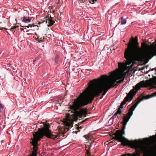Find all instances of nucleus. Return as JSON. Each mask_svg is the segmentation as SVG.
I'll return each mask as SVG.
<instances>
[{
  "label": "nucleus",
  "instance_id": "412c9836",
  "mask_svg": "<svg viewBox=\"0 0 156 156\" xmlns=\"http://www.w3.org/2000/svg\"><path fill=\"white\" fill-rule=\"evenodd\" d=\"M132 39H133V41H134V39H133V37L132 38Z\"/></svg>",
  "mask_w": 156,
  "mask_h": 156
},
{
  "label": "nucleus",
  "instance_id": "20e7f679",
  "mask_svg": "<svg viewBox=\"0 0 156 156\" xmlns=\"http://www.w3.org/2000/svg\"><path fill=\"white\" fill-rule=\"evenodd\" d=\"M123 126L121 130H116L115 133L114 134L115 136L114 139L119 142H121L122 145L124 146L128 145L132 148L136 147L138 145V143L137 141L129 140L123 136L125 134L124 130L126 128V124L123 123Z\"/></svg>",
  "mask_w": 156,
  "mask_h": 156
},
{
  "label": "nucleus",
  "instance_id": "9d476101",
  "mask_svg": "<svg viewBox=\"0 0 156 156\" xmlns=\"http://www.w3.org/2000/svg\"><path fill=\"white\" fill-rule=\"evenodd\" d=\"M59 57L58 56H57L55 57V62L56 63H57L58 62V60H59Z\"/></svg>",
  "mask_w": 156,
  "mask_h": 156
},
{
  "label": "nucleus",
  "instance_id": "dca6fc26",
  "mask_svg": "<svg viewBox=\"0 0 156 156\" xmlns=\"http://www.w3.org/2000/svg\"><path fill=\"white\" fill-rule=\"evenodd\" d=\"M97 0H93V1H92V2H93V3H94V1H96Z\"/></svg>",
  "mask_w": 156,
  "mask_h": 156
},
{
  "label": "nucleus",
  "instance_id": "aec40b11",
  "mask_svg": "<svg viewBox=\"0 0 156 156\" xmlns=\"http://www.w3.org/2000/svg\"><path fill=\"white\" fill-rule=\"evenodd\" d=\"M154 70H155V71H156V68H154Z\"/></svg>",
  "mask_w": 156,
  "mask_h": 156
},
{
  "label": "nucleus",
  "instance_id": "f257e3e1",
  "mask_svg": "<svg viewBox=\"0 0 156 156\" xmlns=\"http://www.w3.org/2000/svg\"><path fill=\"white\" fill-rule=\"evenodd\" d=\"M136 40L130 41L124 53V57L126 59L125 63L118 62L119 70L116 69L109 72L110 76L102 75L100 78L94 79L90 81L89 85L77 99H93L95 96L98 95L102 91V96L104 95L111 88L113 87L117 84L123 83L128 70L133 66L135 61H141L145 58L150 56L152 51L149 48L145 52L138 45L137 37H135Z\"/></svg>",
  "mask_w": 156,
  "mask_h": 156
},
{
  "label": "nucleus",
  "instance_id": "f3484780",
  "mask_svg": "<svg viewBox=\"0 0 156 156\" xmlns=\"http://www.w3.org/2000/svg\"><path fill=\"white\" fill-rule=\"evenodd\" d=\"M29 26L31 27V26H30V25H29V26H27L26 27H29Z\"/></svg>",
  "mask_w": 156,
  "mask_h": 156
},
{
  "label": "nucleus",
  "instance_id": "a211bd4d",
  "mask_svg": "<svg viewBox=\"0 0 156 156\" xmlns=\"http://www.w3.org/2000/svg\"><path fill=\"white\" fill-rule=\"evenodd\" d=\"M31 30H27L26 31L27 32H29V31H31Z\"/></svg>",
  "mask_w": 156,
  "mask_h": 156
},
{
  "label": "nucleus",
  "instance_id": "4468645a",
  "mask_svg": "<svg viewBox=\"0 0 156 156\" xmlns=\"http://www.w3.org/2000/svg\"><path fill=\"white\" fill-rule=\"evenodd\" d=\"M2 108V105L0 103V112H1V108Z\"/></svg>",
  "mask_w": 156,
  "mask_h": 156
},
{
  "label": "nucleus",
  "instance_id": "5701e85b",
  "mask_svg": "<svg viewBox=\"0 0 156 156\" xmlns=\"http://www.w3.org/2000/svg\"><path fill=\"white\" fill-rule=\"evenodd\" d=\"M11 29H13V28H12Z\"/></svg>",
  "mask_w": 156,
  "mask_h": 156
},
{
  "label": "nucleus",
  "instance_id": "423d86ee",
  "mask_svg": "<svg viewBox=\"0 0 156 156\" xmlns=\"http://www.w3.org/2000/svg\"><path fill=\"white\" fill-rule=\"evenodd\" d=\"M140 151L141 153H145L147 150V147L146 146H141L140 147Z\"/></svg>",
  "mask_w": 156,
  "mask_h": 156
},
{
  "label": "nucleus",
  "instance_id": "ddd939ff",
  "mask_svg": "<svg viewBox=\"0 0 156 156\" xmlns=\"http://www.w3.org/2000/svg\"><path fill=\"white\" fill-rule=\"evenodd\" d=\"M86 152L87 154V156H90V154L88 151H86Z\"/></svg>",
  "mask_w": 156,
  "mask_h": 156
},
{
  "label": "nucleus",
  "instance_id": "4be33fe9",
  "mask_svg": "<svg viewBox=\"0 0 156 156\" xmlns=\"http://www.w3.org/2000/svg\"><path fill=\"white\" fill-rule=\"evenodd\" d=\"M16 28V27H14V28Z\"/></svg>",
  "mask_w": 156,
  "mask_h": 156
},
{
  "label": "nucleus",
  "instance_id": "9b49d317",
  "mask_svg": "<svg viewBox=\"0 0 156 156\" xmlns=\"http://www.w3.org/2000/svg\"><path fill=\"white\" fill-rule=\"evenodd\" d=\"M148 96H149V97H148V98H151L153 97L156 96V91L154 93H153L151 95H148Z\"/></svg>",
  "mask_w": 156,
  "mask_h": 156
},
{
  "label": "nucleus",
  "instance_id": "39448f33",
  "mask_svg": "<svg viewBox=\"0 0 156 156\" xmlns=\"http://www.w3.org/2000/svg\"><path fill=\"white\" fill-rule=\"evenodd\" d=\"M138 104V102H137L134 105H133L129 109V112L126 115L124 116L123 119V123L126 124L127 122L129 121L131 116L132 115L133 112L136 107Z\"/></svg>",
  "mask_w": 156,
  "mask_h": 156
},
{
  "label": "nucleus",
  "instance_id": "7ed1b4c3",
  "mask_svg": "<svg viewBox=\"0 0 156 156\" xmlns=\"http://www.w3.org/2000/svg\"><path fill=\"white\" fill-rule=\"evenodd\" d=\"M146 84L144 80L142 81L137 84L133 87V89L130 91L127 96L125 98L123 101L121 103L120 107L118 108L113 117H114L115 116H117V117H118V115H120L122 111L124 109L123 105L126 104V102L130 101L132 99L133 96L136 94V92L141 87H144L146 86Z\"/></svg>",
  "mask_w": 156,
  "mask_h": 156
},
{
  "label": "nucleus",
  "instance_id": "6e6552de",
  "mask_svg": "<svg viewBox=\"0 0 156 156\" xmlns=\"http://www.w3.org/2000/svg\"><path fill=\"white\" fill-rule=\"evenodd\" d=\"M22 21L26 23H28L30 21V19L28 18H27L25 17L24 16L23 18Z\"/></svg>",
  "mask_w": 156,
  "mask_h": 156
},
{
  "label": "nucleus",
  "instance_id": "6ab92c4d",
  "mask_svg": "<svg viewBox=\"0 0 156 156\" xmlns=\"http://www.w3.org/2000/svg\"><path fill=\"white\" fill-rule=\"evenodd\" d=\"M154 70V69H151V71H153V70Z\"/></svg>",
  "mask_w": 156,
  "mask_h": 156
},
{
  "label": "nucleus",
  "instance_id": "1a4fd4ad",
  "mask_svg": "<svg viewBox=\"0 0 156 156\" xmlns=\"http://www.w3.org/2000/svg\"><path fill=\"white\" fill-rule=\"evenodd\" d=\"M121 25H123L125 24L126 23V19L123 18V17H122L121 18Z\"/></svg>",
  "mask_w": 156,
  "mask_h": 156
},
{
  "label": "nucleus",
  "instance_id": "f8f14e48",
  "mask_svg": "<svg viewBox=\"0 0 156 156\" xmlns=\"http://www.w3.org/2000/svg\"><path fill=\"white\" fill-rule=\"evenodd\" d=\"M39 58L38 57H37L36 58L34 59L33 60V64H34V62L35 61H36L37 60H38L39 59Z\"/></svg>",
  "mask_w": 156,
  "mask_h": 156
},
{
  "label": "nucleus",
  "instance_id": "0eeeda50",
  "mask_svg": "<svg viewBox=\"0 0 156 156\" xmlns=\"http://www.w3.org/2000/svg\"><path fill=\"white\" fill-rule=\"evenodd\" d=\"M48 22V24L47 26L48 27H49L53 25L54 23V21L52 20L49 19L46 21V23H47Z\"/></svg>",
  "mask_w": 156,
  "mask_h": 156
},
{
  "label": "nucleus",
  "instance_id": "2eb2a0df",
  "mask_svg": "<svg viewBox=\"0 0 156 156\" xmlns=\"http://www.w3.org/2000/svg\"><path fill=\"white\" fill-rule=\"evenodd\" d=\"M144 69V67H143L142 68V69H141V70H143Z\"/></svg>",
  "mask_w": 156,
  "mask_h": 156
},
{
  "label": "nucleus",
  "instance_id": "f03ea898",
  "mask_svg": "<svg viewBox=\"0 0 156 156\" xmlns=\"http://www.w3.org/2000/svg\"><path fill=\"white\" fill-rule=\"evenodd\" d=\"M43 128L41 129L39 128L38 130L33 134L34 138L32 140L31 143L33 145L32 153L30 156H36L37 151L38 149L37 147V142L42 138L44 136H45L48 138L54 139L57 136L51 133L49 129V125L44 122L43 123Z\"/></svg>",
  "mask_w": 156,
  "mask_h": 156
}]
</instances>
